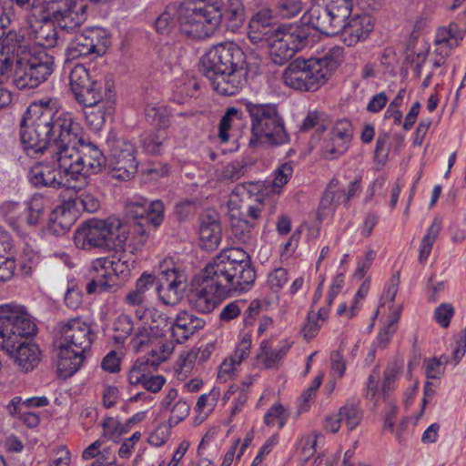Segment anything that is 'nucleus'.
<instances>
[{
    "mask_svg": "<svg viewBox=\"0 0 466 466\" xmlns=\"http://www.w3.org/2000/svg\"><path fill=\"white\" fill-rule=\"evenodd\" d=\"M51 158L53 164L58 165V169H55L43 164L33 166L28 172V179L35 187H51L54 188H66L77 190L70 174V171L65 164V158L62 155H46Z\"/></svg>",
    "mask_w": 466,
    "mask_h": 466,
    "instance_id": "nucleus-15",
    "label": "nucleus"
},
{
    "mask_svg": "<svg viewBox=\"0 0 466 466\" xmlns=\"http://www.w3.org/2000/svg\"><path fill=\"white\" fill-rule=\"evenodd\" d=\"M12 239L6 230L0 226V282H6L15 276L16 263L10 253Z\"/></svg>",
    "mask_w": 466,
    "mask_h": 466,
    "instance_id": "nucleus-31",
    "label": "nucleus"
},
{
    "mask_svg": "<svg viewBox=\"0 0 466 466\" xmlns=\"http://www.w3.org/2000/svg\"><path fill=\"white\" fill-rule=\"evenodd\" d=\"M221 13L228 29L232 32L238 30L244 24L245 9L241 0H228Z\"/></svg>",
    "mask_w": 466,
    "mask_h": 466,
    "instance_id": "nucleus-39",
    "label": "nucleus"
},
{
    "mask_svg": "<svg viewBox=\"0 0 466 466\" xmlns=\"http://www.w3.org/2000/svg\"><path fill=\"white\" fill-rule=\"evenodd\" d=\"M166 138V131L163 129H157L153 132L146 134L142 137V147L144 150L148 154H158Z\"/></svg>",
    "mask_w": 466,
    "mask_h": 466,
    "instance_id": "nucleus-53",
    "label": "nucleus"
},
{
    "mask_svg": "<svg viewBox=\"0 0 466 466\" xmlns=\"http://www.w3.org/2000/svg\"><path fill=\"white\" fill-rule=\"evenodd\" d=\"M145 116L147 122L163 129L169 124V113L167 108L159 102H147L145 106Z\"/></svg>",
    "mask_w": 466,
    "mask_h": 466,
    "instance_id": "nucleus-42",
    "label": "nucleus"
},
{
    "mask_svg": "<svg viewBox=\"0 0 466 466\" xmlns=\"http://www.w3.org/2000/svg\"><path fill=\"white\" fill-rule=\"evenodd\" d=\"M309 29L302 25H282L274 30L269 54L276 65H283L309 42Z\"/></svg>",
    "mask_w": 466,
    "mask_h": 466,
    "instance_id": "nucleus-9",
    "label": "nucleus"
},
{
    "mask_svg": "<svg viewBox=\"0 0 466 466\" xmlns=\"http://www.w3.org/2000/svg\"><path fill=\"white\" fill-rule=\"evenodd\" d=\"M20 341V339L12 327H10V323L4 315L0 316V349L8 353H14L16 344Z\"/></svg>",
    "mask_w": 466,
    "mask_h": 466,
    "instance_id": "nucleus-47",
    "label": "nucleus"
},
{
    "mask_svg": "<svg viewBox=\"0 0 466 466\" xmlns=\"http://www.w3.org/2000/svg\"><path fill=\"white\" fill-rule=\"evenodd\" d=\"M199 16L195 38H206L213 35L218 28L222 13L219 6L202 5Z\"/></svg>",
    "mask_w": 466,
    "mask_h": 466,
    "instance_id": "nucleus-32",
    "label": "nucleus"
},
{
    "mask_svg": "<svg viewBox=\"0 0 466 466\" xmlns=\"http://www.w3.org/2000/svg\"><path fill=\"white\" fill-rule=\"evenodd\" d=\"M227 297L228 296L222 285L206 266L189 293L188 301L197 311L209 313L217 308L222 299Z\"/></svg>",
    "mask_w": 466,
    "mask_h": 466,
    "instance_id": "nucleus-14",
    "label": "nucleus"
},
{
    "mask_svg": "<svg viewBox=\"0 0 466 466\" xmlns=\"http://www.w3.org/2000/svg\"><path fill=\"white\" fill-rule=\"evenodd\" d=\"M128 227L120 218L90 219L76 231L74 240L82 249L105 248L114 245L122 248L128 238Z\"/></svg>",
    "mask_w": 466,
    "mask_h": 466,
    "instance_id": "nucleus-7",
    "label": "nucleus"
},
{
    "mask_svg": "<svg viewBox=\"0 0 466 466\" xmlns=\"http://www.w3.org/2000/svg\"><path fill=\"white\" fill-rule=\"evenodd\" d=\"M255 185L252 187V192L249 194L250 198L246 196H238L237 198L238 203L243 207L244 218H249V220L254 222L260 216L262 211L265 208L266 201L268 198H265L263 196L256 195L255 191L259 189V186L257 183H253Z\"/></svg>",
    "mask_w": 466,
    "mask_h": 466,
    "instance_id": "nucleus-36",
    "label": "nucleus"
},
{
    "mask_svg": "<svg viewBox=\"0 0 466 466\" xmlns=\"http://www.w3.org/2000/svg\"><path fill=\"white\" fill-rule=\"evenodd\" d=\"M353 135L352 125L349 120L336 122L322 144V154L327 159H336L349 148Z\"/></svg>",
    "mask_w": 466,
    "mask_h": 466,
    "instance_id": "nucleus-18",
    "label": "nucleus"
},
{
    "mask_svg": "<svg viewBox=\"0 0 466 466\" xmlns=\"http://www.w3.org/2000/svg\"><path fill=\"white\" fill-rule=\"evenodd\" d=\"M289 349L290 345L287 342H281L277 347H272L269 341L263 340L257 355L258 361L266 369L278 368Z\"/></svg>",
    "mask_w": 466,
    "mask_h": 466,
    "instance_id": "nucleus-33",
    "label": "nucleus"
},
{
    "mask_svg": "<svg viewBox=\"0 0 466 466\" xmlns=\"http://www.w3.org/2000/svg\"><path fill=\"white\" fill-rule=\"evenodd\" d=\"M304 5L301 0H278L276 11L282 18H292L297 16L303 10Z\"/></svg>",
    "mask_w": 466,
    "mask_h": 466,
    "instance_id": "nucleus-59",
    "label": "nucleus"
},
{
    "mask_svg": "<svg viewBox=\"0 0 466 466\" xmlns=\"http://www.w3.org/2000/svg\"><path fill=\"white\" fill-rule=\"evenodd\" d=\"M199 239L203 248L212 250L218 248L221 240V227L218 215L214 210H208L200 217Z\"/></svg>",
    "mask_w": 466,
    "mask_h": 466,
    "instance_id": "nucleus-26",
    "label": "nucleus"
},
{
    "mask_svg": "<svg viewBox=\"0 0 466 466\" xmlns=\"http://www.w3.org/2000/svg\"><path fill=\"white\" fill-rule=\"evenodd\" d=\"M95 338L91 325L79 317L58 324L56 367L60 377L68 378L80 369Z\"/></svg>",
    "mask_w": 466,
    "mask_h": 466,
    "instance_id": "nucleus-4",
    "label": "nucleus"
},
{
    "mask_svg": "<svg viewBox=\"0 0 466 466\" xmlns=\"http://www.w3.org/2000/svg\"><path fill=\"white\" fill-rule=\"evenodd\" d=\"M156 364L155 360L149 359H138L133 364L127 374V380L131 385H143L151 368Z\"/></svg>",
    "mask_w": 466,
    "mask_h": 466,
    "instance_id": "nucleus-45",
    "label": "nucleus"
},
{
    "mask_svg": "<svg viewBox=\"0 0 466 466\" xmlns=\"http://www.w3.org/2000/svg\"><path fill=\"white\" fill-rule=\"evenodd\" d=\"M241 113L236 107H229L227 109L225 115L220 119L218 137L221 142L226 143L228 141V130L231 128L234 119H240Z\"/></svg>",
    "mask_w": 466,
    "mask_h": 466,
    "instance_id": "nucleus-60",
    "label": "nucleus"
},
{
    "mask_svg": "<svg viewBox=\"0 0 466 466\" xmlns=\"http://www.w3.org/2000/svg\"><path fill=\"white\" fill-rule=\"evenodd\" d=\"M374 26L372 17L368 14L354 15L343 22V41L349 46H353L360 41H364Z\"/></svg>",
    "mask_w": 466,
    "mask_h": 466,
    "instance_id": "nucleus-21",
    "label": "nucleus"
},
{
    "mask_svg": "<svg viewBox=\"0 0 466 466\" xmlns=\"http://www.w3.org/2000/svg\"><path fill=\"white\" fill-rule=\"evenodd\" d=\"M48 404L46 397H32L23 400L20 396L14 397L6 406V410L11 416H15L21 410H25L32 407H45Z\"/></svg>",
    "mask_w": 466,
    "mask_h": 466,
    "instance_id": "nucleus-49",
    "label": "nucleus"
},
{
    "mask_svg": "<svg viewBox=\"0 0 466 466\" xmlns=\"http://www.w3.org/2000/svg\"><path fill=\"white\" fill-rule=\"evenodd\" d=\"M177 3L168 5L156 20V29L161 34L167 33L174 24L175 18L177 21Z\"/></svg>",
    "mask_w": 466,
    "mask_h": 466,
    "instance_id": "nucleus-57",
    "label": "nucleus"
},
{
    "mask_svg": "<svg viewBox=\"0 0 466 466\" xmlns=\"http://www.w3.org/2000/svg\"><path fill=\"white\" fill-rule=\"evenodd\" d=\"M16 6L22 10L30 12L32 15L39 20H46L47 4L45 0H13Z\"/></svg>",
    "mask_w": 466,
    "mask_h": 466,
    "instance_id": "nucleus-55",
    "label": "nucleus"
},
{
    "mask_svg": "<svg viewBox=\"0 0 466 466\" xmlns=\"http://www.w3.org/2000/svg\"><path fill=\"white\" fill-rule=\"evenodd\" d=\"M72 226V218H68L63 207H59L51 214L48 222V231L55 235L66 233Z\"/></svg>",
    "mask_w": 466,
    "mask_h": 466,
    "instance_id": "nucleus-46",
    "label": "nucleus"
},
{
    "mask_svg": "<svg viewBox=\"0 0 466 466\" xmlns=\"http://www.w3.org/2000/svg\"><path fill=\"white\" fill-rule=\"evenodd\" d=\"M148 237L149 231L146 224L136 223L132 228L129 245L132 247L133 250H139L145 246Z\"/></svg>",
    "mask_w": 466,
    "mask_h": 466,
    "instance_id": "nucleus-62",
    "label": "nucleus"
},
{
    "mask_svg": "<svg viewBox=\"0 0 466 466\" xmlns=\"http://www.w3.org/2000/svg\"><path fill=\"white\" fill-rule=\"evenodd\" d=\"M160 282L156 286L158 298L165 305H176L183 297L187 281L183 265L174 257L162 258L157 267Z\"/></svg>",
    "mask_w": 466,
    "mask_h": 466,
    "instance_id": "nucleus-11",
    "label": "nucleus"
},
{
    "mask_svg": "<svg viewBox=\"0 0 466 466\" xmlns=\"http://www.w3.org/2000/svg\"><path fill=\"white\" fill-rule=\"evenodd\" d=\"M135 328L133 319L129 314L122 313L117 316L113 322L115 341L124 342L134 332Z\"/></svg>",
    "mask_w": 466,
    "mask_h": 466,
    "instance_id": "nucleus-48",
    "label": "nucleus"
},
{
    "mask_svg": "<svg viewBox=\"0 0 466 466\" xmlns=\"http://www.w3.org/2000/svg\"><path fill=\"white\" fill-rule=\"evenodd\" d=\"M145 220L154 227H158L164 220V204L161 200L147 202Z\"/></svg>",
    "mask_w": 466,
    "mask_h": 466,
    "instance_id": "nucleus-61",
    "label": "nucleus"
},
{
    "mask_svg": "<svg viewBox=\"0 0 466 466\" xmlns=\"http://www.w3.org/2000/svg\"><path fill=\"white\" fill-rule=\"evenodd\" d=\"M80 124L73 114L61 108L57 98L35 101L27 107L21 121V142L34 153L64 155L77 144Z\"/></svg>",
    "mask_w": 466,
    "mask_h": 466,
    "instance_id": "nucleus-1",
    "label": "nucleus"
},
{
    "mask_svg": "<svg viewBox=\"0 0 466 466\" xmlns=\"http://www.w3.org/2000/svg\"><path fill=\"white\" fill-rule=\"evenodd\" d=\"M289 416V413L282 404L275 403L266 412L264 416V422L269 427L277 426L279 429H282L285 426Z\"/></svg>",
    "mask_w": 466,
    "mask_h": 466,
    "instance_id": "nucleus-54",
    "label": "nucleus"
},
{
    "mask_svg": "<svg viewBox=\"0 0 466 466\" xmlns=\"http://www.w3.org/2000/svg\"><path fill=\"white\" fill-rule=\"evenodd\" d=\"M75 99L83 107L96 106L112 99L110 86L108 83L93 81L87 87L78 92L75 96Z\"/></svg>",
    "mask_w": 466,
    "mask_h": 466,
    "instance_id": "nucleus-30",
    "label": "nucleus"
},
{
    "mask_svg": "<svg viewBox=\"0 0 466 466\" xmlns=\"http://www.w3.org/2000/svg\"><path fill=\"white\" fill-rule=\"evenodd\" d=\"M207 267L228 297L247 292L256 280L255 269L242 248L223 249Z\"/></svg>",
    "mask_w": 466,
    "mask_h": 466,
    "instance_id": "nucleus-5",
    "label": "nucleus"
},
{
    "mask_svg": "<svg viewBox=\"0 0 466 466\" xmlns=\"http://www.w3.org/2000/svg\"><path fill=\"white\" fill-rule=\"evenodd\" d=\"M449 56L448 52L444 55H437L436 57L429 62V72L427 73L424 80L421 83L422 88H427L434 76H442L446 73V58Z\"/></svg>",
    "mask_w": 466,
    "mask_h": 466,
    "instance_id": "nucleus-56",
    "label": "nucleus"
},
{
    "mask_svg": "<svg viewBox=\"0 0 466 466\" xmlns=\"http://www.w3.org/2000/svg\"><path fill=\"white\" fill-rule=\"evenodd\" d=\"M86 121L90 128L95 131L100 130L108 116L115 111V104L112 99L104 101L96 106L84 107Z\"/></svg>",
    "mask_w": 466,
    "mask_h": 466,
    "instance_id": "nucleus-35",
    "label": "nucleus"
},
{
    "mask_svg": "<svg viewBox=\"0 0 466 466\" xmlns=\"http://www.w3.org/2000/svg\"><path fill=\"white\" fill-rule=\"evenodd\" d=\"M215 73V76H205L210 81L214 90L222 96H234L246 85L248 68Z\"/></svg>",
    "mask_w": 466,
    "mask_h": 466,
    "instance_id": "nucleus-22",
    "label": "nucleus"
},
{
    "mask_svg": "<svg viewBox=\"0 0 466 466\" xmlns=\"http://www.w3.org/2000/svg\"><path fill=\"white\" fill-rule=\"evenodd\" d=\"M245 110L250 118L251 137L249 146L257 147L259 144L283 145L289 141V136L284 121L275 104H258L244 102Z\"/></svg>",
    "mask_w": 466,
    "mask_h": 466,
    "instance_id": "nucleus-6",
    "label": "nucleus"
},
{
    "mask_svg": "<svg viewBox=\"0 0 466 466\" xmlns=\"http://www.w3.org/2000/svg\"><path fill=\"white\" fill-rule=\"evenodd\" d=\"M302 23L313 29L325 34L334 35L340 31L343 24L335 22V15L331 14L328 5H312L302 15Z\"/></svg>",
    "mask_w": 466,
    "mask_h": 466,
    "instance_id": "nucleus-19",
    "label": "nucleus"
},
{
    "mask_svg": "<svg viewBox=\"0 0 466 466\" xmlns=\"http://www.w3.org/2000/svg\"><path fill=\"white\" fill-rule=\"evenodd\" d=\"M274 17L270 9H262L256 13L248 23V38L252 43L270 40L274 33Z\"/></svg>",
    "mask_w": 466,
    "mask_h": 466,
    "instance_id": "nucleus-28",
    "label": "nucleus"
},
{
    "mask_svg": "<svg viewBox=\"0 0 466 466\" xmlns=\"http://www.w3.org/2000/svg\"><path fill=\"white\" fill-rule=\"evenodd\" d=\"M289 272L284 268L273 269L268 275V285L274 292H279L289 281Z\"/></svg>",
    "mask_w": 466,
    "mask_h": 466,
    "instance_id": "nucleus-64",
    "label": "nucleus"
},
{
    "mask_svg": "<svg viewBox=\"0 0 466 466\" xmlns=\"http://www.w3.org/2000/svg\"><path fill=\"white\" fill-rule=\"evenodd\" d=\"M86 5L82 0H61L52 7L47 19H53L61 29L66 32H73L79 28L86 21Z\"/></svg>",
    "mask_w": 466,
    "mask_h": 466,
    "instance_id": "nucleus-17",
    "label": "nucleus"
},
{
    "mask_svg": "<svg viewBox=\"0 0 466 466\" xmlns=\"http://www.w3.org/2000/svg\"><path fill=\"white\" fill-rule=\"evenodd\" d=\"M75 205L88 213H94L99 209L100 200L95 192L84 191L75 200Z\"/></svg>",
    "mask_w": 466,
    "mask_h": 466,
    "instance_id": "nucleus-63",
    "label": "nucleus"
},
{
    "mask_svg": "<svg viewBox=\"0 0 466 466\" xmlns=\"http://www.w3.org/2000/svg\"><path fill=\"white\" fill-rule=\"evenodd\" d=\"M343 49L332 46L320 56L298 57L282 73L284 84L298 91L314 92L324 86L341 63Z\"/></svg>",
    "mask_w": 466,
    "mask_h": 466,
    "instance_id": "nucleus-3",
    "label": "nucleus"
},
{
    "mask_svg": "<svg viewBox=\"0 0 466 466\" xmlns=\"http://www.w3.org/2000/svg\"><path fill=\"white\" fill-rule=\"evenodd\" d=\"M66 167L70 171L77 190L88 184L90 174H98L106 168L107 158L93 142L80 137L77 144L64 151Z\"/></svg>",
    "mask_w": 466,
    "mask_h": 466,
    "instance_id": "nucleus-8",
    "label": "nucleus"
},
{
    "mask_svg": "<svg viewBox=\"0 0 466 466\" xmlns=\"http://www.w3.org/2000/svg\"><path fill=\"white\" fill-rule=\"evenodd\" d=\"M159 407L161 410L169 413L167 420L169 427L177 425L184 420L190 412V404L187 400L179 397L177 390L173 387L166 390Z\"/></svg>",
    "mask_w": 466,
    "mask_h": 466,
    "instance_id": "nucleus-25",
    "label": "nucleus"
},
{
    "mask_svg": "<svg viewBox=\"0 0 466 466\" xmlns=\"http://www.w3.org/2000/svg\"><path fill=\"white\" fill-rule=\"evenodd\" d=\"M220 397V390L213 388L209 392L201 394L195 406L197 416L194 419L195 424H201L215 410L218 399Z\"/></svg>",
    "mask_w": 466,
    "mask_h": 466,
    "instance_id": "nucleus-37",
    "label": "nucleus"
},
{
    "mask_svg": "<svg viewBox=\"0 0 466 466\" xmlns=\"http://www.w3.org/2000/svg\"><path fill=\"white\" fill-rule=\"evenodd\" d=\"M5 313L4 317L10 323L20 340L29 338L36 333V325L25 307L17 304H5L2 306Z\"/></svg>",
    "mask_w": 466,
    "mask_h": 466,
    "instance_id": "nucleus-24",
    "label": "nucleus"
},
{
    "mask_svg": "<svg viewBox=\"0 0 466 466\" xmlns=\"http://www.w3.org/2000/svg\"><path fill=\"white\" fill-rule=\"evenodd\" d=\"M92 82L88 71L82 65L75 66L69 74V85L74 96Z\"/></svg>",
    "mask_w": 466,
    "mask_h": 466,
    "instance_id": "nucleus-50",
    "label": "nucleus"
},
{
    "mask_svg": "<svg viewBox=\"0 0 466 466\" xmlns=\"http://www.w3.org/2000/svg\"><path fill=\"white\" fill-rule=\"evenodd\" d=\"M255 185L252 182L238 184L232 190L228 207L230 220V231L236 241L246 244L253 239L255 223L244 218L243 207L238 201V196H248L252 192Z\"/></svg>",
    "mask_w": 466,
    "mask_h": 466,
    "instance_id": "nucleus-16",
    "label": "nucleus"
},
{
    "mask_svg": "<svg viewBox=\"0 0 466 466\" xmlns=\"http://www.w3.org/2000/svg\"><path fill=\"white\" fill-rule=\"evenodd\" d=\"M106 143L109 148L106 168L112 177L124 181L131 179L137 170L135 146L125 138L116 137H110Z\"/></svg>",
    "mask_w": 466,
    "mask_h": 466,
    "instance_id": "nucleus-13",
    "label": "nucleus"
},
{
    "mask_svg": "<svg viewBox=\"0 0 466 466\" xmlns=\"http://www.w3.org/2000/svg\"><path fill=\"white\" fill-rule=\"evenodd\" d=\"M47 200L39 194H35L26 202L25 221L27 225L35 227L39 224L46 213Z\"/></svg>",
    "mask_w": 466,
    "mask_h": 466,
    "instance_id": "nucleus-41",
    "label": "nucleus"
},
{
    "mask_svg": "<svg viewBox=\"0 0 466 466\" xmlns=\"http://www.w3.org/2000/svg\"><path fill=\"white\" fill-rule=\"evenodd\" d=\"M14 350V358L19 368L27 372L34 370L41 360V351L34 343L19 342Z\"/></svg>",
    "mask_w": 466,
    "mask_h": 466,
    "instance_id": "nucleus-34",
    "label": "nucleus"
},
{
    "mask_svg": "<svg viewBox=\"0 0 466 466\" xmlns=\"http://www.w3.org/2000/svg\"><path fill=\"white\" fill-rule=\"evenodd\" d=\"M201 71L205 76L215 72L247 69L244 52L234 43H221L211 47L201 58Z\"/></svg>",
    "mask_w": 466,
    "mask_h": 466,
    "instance_id": "nucleus-12",
    "label": "nucleus"
},
{
    "mask_svg": "<svg viewBox=\"0 0 466 466\" xmlns=\"http://www.w3.org/2000/svg\"><path fill=\"white\" fill-rule=\"evenodd\" d=\"M89 55H93V53L91 48H89L84 33L76 35L66 48V57L70 60L78 59Z\"/></svg>",
    "mask_w": 466,
    "mask_h": 466,
    "instance_id": "nucleus-52",
    "label": "nucleus"
},
{
    "mask_svg": "<svg viewBox=\"0 0 466 466\" xmlns=\"http://www.w3.org/2000/svg\"><path fill=\"white\" fill-rule=\"evenodd\" d=\"M133 313L139 324L134 329L129 346L137 353L164 336L169 321L157 309H134Z\"/></svg>",
    "mask_w": 466,
    "mask_h": 466,
    "instance_id": "nucleus-10",
    "label": "nucleus"
},
{
    "mask_svg": "<svg viewBox=\"0 0 466 466\" xmlns=\"http://www.w3.org/2000/svg\"><path fill=\"white\" fill-rule=\"evenodd\" d=\"M156 286V277L150 273L144 272L136 281L135 289L129 290L125 298L124 303L134 309H156L147 305V293Z\"/></svg>",
    "mask_w": 466,
    "mask_h": 466,
    "instance_id": "nucleus-27",
    "label": "nucleus"
},
{
    "mask_svg": "<svg viewBox=\"0 0 466 466\" xmlns=\"http://www.w3.org/2000/svg\"><path fill=\"white\" fill-rule=\"evenodd\" d=\"M400 318V312L395 311L389 320V322L380 329L376 340L374 341V346L379 349H385L390 341L391 340L393 335L397 331L398 322Z\"/></svg>",
    "mask_w": 466,
    "mask_h": 466,
    "instance_id": "nucleus-51",
    "label": "nucleus"
},
{
    "mask_svg": "<svg viewBox=\"0 0 466 466\" xmlns=\"http://www.w3.org/2000/svg\"><path fill=\"white\" fill-rule=\"evenodd\" d=\"M339 416L350 431L354 430L362 420L363 412L357 400H348L339 410Z\"/></svg>",
    "mask_w": 466,
    "mask_h": 466,
    "instance_id": "nucleus-44",
    "label": "nucleus"
},
{
    "mask_svg": "<svg viewBox=\"0 0 466 466\" xmlns=\"http://www.w3.org/2000/svg\"><path fill=\"white\" fill-rule=\"evenodd\" d=\"M206 321L193 313L183 310L178 312L174 321H169L167 330L171 333L173 340L183 343L191 335L202 329Z\"/></svg>",
    "mask_w": 466,
    "mask_h": 466,
    "instance_id": "nucleus-23",
    "label": "nucleus"
},
{
    "mask_svg": "<svg viewBox=\"0 0 466 466\" xmlns=\"http://www.w3.org/2000/svg\"><path fill=\"white\" fill-rule=\"evenodd\" d=\"M335 15V22L343 24L350 15L352 10V0H329L327 4Z\"/></svg>",
    "mask_w": 466,
    "mask_h": 466,
    "instance_id": "nucleus-58",
    "label": "nucleus"
},
{
    "mask_svg": "<svg viewBox=\"0 0 466 466\" xmlns=\"http://www.w3.org/2000/svg\"><path fill=\"white\" fill-rule=\"evenodd\" d=\"M112 267L111 258L101 257L94 259L89 268L90 278H95L107 287L111 288L115 285V279L112 277Z\"/></svg>",
    "mask_w": 466,
    "mask_h": 466,
    "instance_id": "nucleus-40",
    "label": "nucleus"
},
{
    "mask_svg": "<svg viewBox=\"0 0 466 466\" xmlns=\"http://www.w3.org/2000/svg\"><path fill=\"white\" fill-rule=\"evenodd\" d=\"M177 25L181 33L195 38L202 5L193 0H183L177 3Z\"/></svg>",
    "mask_w": 466,
    "mask_h": 466,
    "instance_id": "nucleus-29",
    "label": "nucleus"
},
{
    "mask_svg": "<svg viewBox=\"0 0 466 466\" xmlns=\"http://www.w3.org/2000/svg\"><path fill=\"white\" fill-rule=\"evenodd\" d=\"M93 55L103 56L110 46V35L102 27L95 26L83 31Z\"/></svg>",
    "mask_w": 466,
    "mask_h": 466,
    "instance_id": "nucleus-38",
    "label": "nucleus"
},
{
    "mask_svg": "<svg viewBox=\"0 0 466 466\" xmlns=\"http://www.w3.org/2000/svg\"><path fill=\"white\" fill-rule=\"evenodd\" d=\"M56 40V29L51 25H42L36 32L35 45L17 55L14 80L19 89L35 88L52 75L55 58L46 49L54 47Z\"/></svg>",
    "mask_w": 466,
    "mask_h": 466,
    "instance_id": "nucleus-2",
    "label": "nucleus"
},
{
    "mask_svg": "<svg viewBox=\"0 0 466 466\" xmlns=\"http://www.w3.org/2000/svg\"><path fill=\"white\" fill-rule=\"evenodd\" d=\"M466 35V8L455 21L451 22L447 27L439 28L435 36V45L439 46L436 52L440 55L459 46L460 42Z\"/></svg>",
    "mask_w": 466,
    "mask_h": 466,
    "instance_id": "nucleus-20",
    "label": "nucleus"
},
{
    "mask_svg": "<svg viewBox=\"0 0 466 466\" xmlns=\"http://www.w3.org/2000/svg\"><path fill=\"white\" fill-rule=\"evenodd\" d=\"M442 227L441 218L436 217L434 218L432 223L427 229L425 236L422 238L420 245V256L419 260L420 263H424L432 249V246L437 239Z\"/></svg>",
    "mask_w": 466,
    "mask_h": 466,
    "instance_id": "nucleus-43",
    "label": "nucleus"
}]
</instances>
